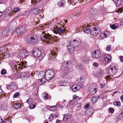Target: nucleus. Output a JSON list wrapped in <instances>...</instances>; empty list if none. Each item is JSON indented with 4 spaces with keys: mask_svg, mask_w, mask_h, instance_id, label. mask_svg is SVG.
I'll return each mask as SVG.
<instances>
[{
    "mask_svg": "<svg viewBox=\"0 0 123 123\" xmlns=\"http://www.w3.org/2000/svg\"><path fill=\"white\" fill-rule=\"evenodd\" d=\"M84 81V78L83 77H81L79 78H78L77 80L78 82L80 83H83Z\"/></svg>",
    "mask_w": 123,
    "mask_h": 123,
    "instance_id": "c9c22d12",
    "label": "nucleus"
},
{
    "mask_svg": "<svg viewBox=\"0 0 123 123\" xmlns=\"http://www.w3.org/2000/svg\"><path fill=\"white\" fill-rule=\"evenodd\" d=\"M57 56V54L55 52H52L51 54H50L49 57L50 59L53 60L55 59L56 56Z\"/></svg>",
    "mask_w": 123,
    "mask_h": 123,
    "instance_id": "5701e85b",
    "label": "nucleus"
},
{
    "mask_svg": "<svg viewBox=\"0 0 123 123\" xmlns=\"http://www.w3.org/2000/svg\"><path fill=\"white\" fill-rule=\"evenodd\" d=\"M68 84L69 83L68 82L65 81L64 80V82H63V84L62 85L63 86H67L68 85Z\"/></svg>",
    "mask_w": 123,
    "mask_h": 123,
    "instance_id": "5fc2aeb1",
    "label": "nucleus"
},
{
    "mask_svg": "<svg viewBox=\"0 0 123 123\" xmlns=\"http://www.w3.org/2000/svg\"><path fill=\"white\" fill-rule=\"evenodd\" d=\"M41 54V52L40 49L37 48L34 49L32 51L31 54L34 55L36 57H39Z\"/></svg>",
    "mask_w": 123,
    "mask_h": 123,
    "instance_id": "1a4fd4ad",
    "label": "nucleus"
},
{
    "mask_svg": "<svg viewBox=\"0 0 123 123\" xmlns=\"http://www.w3.org/2000/svg\"><path fill=\"white\" fill-rule=\"evenodd\" d=\"M86 104L84 106V108L85 109H87L88 108L89 106V104Z\"/></svg>",
    "mask_w": 123,
    "mask_h": 123,
    "instance_id": "e2e57ef3",
    "label": "nucleus"
},
{
    "mask_svg": "<svg viewBox=\"0 0 123 123\" xmlns=\"http://www.w3.org/2000/svg\"><path fill=\"white\" fill-rule=\"evenodd\" d=\"M65 62L62 63V69H63L64 72H62L61 77L64 78H68L69 75L68 74V73L71 71L72 69V66L70 63L69 64V62Z\"/></svg>",
    "mask_w": 123,
    "mask_h": 123,
    "instance_id": "f257e3e1",
    "label": "nucleus"
},
{
    "mask_svg": "<svg viewBox=\"0 0 123 123\" xmlns=\"http://www.w3.org/2000/svg\"><path fill=\"white\" fill-rule=\"evenodd\" d=\"M7 106L6 105L4 104H2L1 107V108L2 110L5 111L6 109Z\"/></svg>",
    "mask_w": 123,
    "mask_h": 123,
    "instance_id": "ea45409f",
    "label": "nucleus"
},
{
    "mask_svg": "<svg viewBox=\"0 0 123 123\" xmlns=\"http://www.w3.org/2000/svg\"><path fill=\"white\" fill-rule=\"evenodd\" d=\"M91 60V57L87 55H85L82 57V61L84 63H87Z\"/></svg>",
    "mask_w": 123,
    "mask_h": 123,
    "instance_id": "4468645a",
    "label": "nucleus"
},
{
    "mask_svg": "<svg viewBox=\"0 0 123 123\" xmlns=\"http://www.w3.org/2000/svg\"><path fill=\"white\" fill-rule=\"evenodd\" d=\"M82 84H80L79 85H74L72 86V88L73 89V91L74 92H76L78 91L79 89L80 88H82Z\"/></svg>",
    "mask_w": 123,
    "mask_h": 123,
    "instance_id": "dca6fc26",
    "label": "nucleus"
},
{
    "mask_svg": "<svg viewBox=\"0 0 123 123\" xmlns=\"http://www.w3.org/2000/svg\"><path fill=\"white\" fill-rule=\"evenodd\" d=\"M65 1L63 0H61L58 3L60 7H63L65 5Z\"/></svg>",
    "mask_w": 123,
    "mask_h": 123,
    "instance_id": "2f4dec72",
    "label": "nucleus"
},
{
    "mask_svg": "<svg viewBox=\"0 0 123 123\" xmlns=\"http://www.w3.org/2000/svg\"><path fill=\"white\" fill-rule=\"evenodd\" d=\"M44 98L45 100L47 99L49 97V95L47 93H45L44 94Z\"/></svg>",
    "mask_w": 123,
    "mask_h": 123,
    "instance_id": "3c124183",
    "label": "nucleus"
},
{
    "mask_svg": "<svg viewBox=\"0 0 123 123\" xmlns=\"http://www.w3.org/2000/svg\"><path fill=\"white\" fill-rule=\"evenodd\" d=\"M22 33L20 31L19 28L18 29H17L16 30L12 32V34L13 36H14L15 35L16 36V34H17L18 35H20Z\"/></svg>",
    "mask_w": 123,
    "mask_h": 123,
    "instance_id": "4be33fe9",
    "label": "nucleus"
},
{
    "mask_svg": "<svg viewBox=\"0 0 123 123\" xmlns=\"http://www.w3.org/2000/svg\"><path fill=\"white\" fill-rule=\"evenodd\" d=\"M92 27L90 26L84 27L83 28V30L85 33L87 34L90 33V30H91Z\"/></svg>",
    "mask_w": 123,
    "mask_h": 123,
    "instance_id": "aec40b11",
    "label": "nucleus"
},
{
    "mask_svg": "<svg viewBox=\"0 0 123 123\" xmlns=\"http://www.w3.org/2000/svg\"><path fill=\"white\" fill-rule=\"evenodd\" d=\"M34 5L31 9V11L34 14L37 15L39 13L40 11L38 8L39 6L38 5H37L36 4Z\"/></svg>",
    "mask_w": 123,
    "mask_h": 123,
    "instance_id": "9b49d317",
    "label": "nucleus"
},
{
    "mask_svg": "<svg viewBox=\"0 0 123 123\" xmlns=\"http://www.w3.org/2000/svg\"><path fill=\"white\" fill-rule=\"evenodd\" d=\"M93 65L96 67H98V64L97 62H94L93 63Z\"/></svg>",
    "mask_w": 123,
    "mask_h": 123,
    "instance_id": "0e129e2a",
    "label": "nucleus"
},
{
    "mask_svg": "<svg viewBox=\"0 0 123 123\" xmlns=\"http://www.w3.org/2000/svg\"><path fill=\"white\" fill-rule=\"evenodd\" d=\"M119 58L120 60L122 62L123 61V56H119Z\"/></svg>",
    "mask_w": 123,
    "mask_h": 123,
    "instance_id": "774afa93",
    "label": "nucleus"
},
{
    "mask_svg": "<svg viewBox=\"0 0 123 123\" xmlns=\"http://www.w3.org/2000/svg\"><path fill=\"white\" fill-rule=\"evenodd\" d=\"M63 101H62L61 104L59 106L61 108L63 107L66 105V100L64 99H63Z\"/></svg>",
    "mask_w": 123,
    "mask_h": 123,
    "instance_id": "58836bf2",
    "label": "nucleus"
},
{
    "mask_svg": "<svg viewBox=\"0 0 123 123\" xmlns=\"http://www.w3.org/2000/svg\"><path fill=\"white\" fill-rule=\"evenodd\" d=\"M109 111L110 113H113L114 112V109L112 108H109Z\"/></svg>",
    "mask_w": 123,
    "mask_h": 123,
    "instance_id": "09e8293b",
    "label": "nucleus"
},
{
    "mask_svg": "<svg viewBox=\"0 0 123 123\" xmlns=\"http://www.w3.org/2000/svg\"><path fill=\"white\" fill-rule=\"evenodd\" d=\"M55 73L53 70H48L45 72V79L49 80L52 78L54 76Z\"/></svg>",
    "mask_w": 123,
    "mask_h": 123,
    "instance_id": "423d86ee",
    "label": "nucleus"
},
{
    "mask_svg": "<svg viewBox=\"0 0 123 123\" xmlns=\"http://www.w3.org/2000/svg\"><path fill=\"white\" fill-rule=\"evenodd\" d=\"M81 12L79 13V12L78 13H76L75 15V16H74V17H76L77 18H78L79 17V16H80V13Z\"/></svg>",
    "mask_w": 123,
    "mask_h": 123,
    "instance_id": "338daca9",
    "label": "nucleus"
},
{
    "mask_svg": "<svg viewBox=\"0 0 123 123\" xmlns=\"http://www.w3.org/2000/svg\"><path fill=\"white\" fill-rule=\"evenodd\" d=\"M14 107L16 109L19 108L21 106V104L19 103H15V104L13 105Z\"/></svg>",
    "mask_w": 123,
    "mask_h": 123,
    "instance_id": "72a5a7b5",
    "label": "nucleus"
},
{
    "mask_svg": "<svg viewBox=\"0 0 123 123\" xmlns=\"http://www.w3.org/2000/svg\"><path fill=\"white\" fill-rule=\"evenodd\" d=\"M4 56L6 58H7L10 56V54L8 53H5Z\"/></svg>",
    "mask_w": 123,
    "mask_h": 123,
    "instance_id": "8fccbe9b",
    "label": "nucleus"
},
{
    "mask_svg": "<svg viewBox=\"0 0 123 123\" xmlns=\"http://www.w3.org/2000/svg\"><path fill=\"white\" fill-rule=\"evenodd\" d=\"M12 89L13 90V91H15L17 89L18 87L17 85L15 82H13L12 83Z\"/></svg>",
    "mask_w": 123,
    "mask_h": 123,
    "instance_id": "c756f323",
    "label": "nucleus"
},
{
    "mask_svg": "<svg viewBox=\"0 0 123 123\" xmlns=\"http://www.w3.org/2000/svg\"><path fill=\"white\" fill-rule=\"evenodd\" d=\"M12 83L9 85H6V88L8 89H9L12 88Z\"/></svg>",
    "mask_w": 123,
    "mask_h": 123,
    "instance_id": "49530a36",
    "label": "nucleus"
},
{
    "mask_svg": "<svg viewBox=\"0 0 123 123\" xmlns=\"http://www.w3.org/2000/svg\"><path fill=\"white\" fill-rule=\"evenodd\" d=\"M118 10L120 13L122 12L123 11V6L119 8Z\"/></svg>",
    "mask_w": 123,
    "mask_h": 123,
    "instance_id": "4d7b16f0",
    "label": "nucleus"
},
{
    "mask_svg": "<svg viewBox=\"0 0 123 123\" xmlns=\"http://www.w3.org/2000/svg\"><path fill=\"white\" fill-rule=\"evenodd\" d=\"M12 11V8L10 7H8L4 11V12L6 14H8L10 13Z\"/></svg>",
    "mask_w": 123,
    "mask_h": 123,
    "instance_id": "393cba45",
    "label": "nucleus"
},
{
    "mask_svg": "<svg viewBox=\"0 0 123 123\" xmlns=\"http://www.w3.org/2000/svg\"><path fill=\"white\" fill-rule=\"evenodd\" d=\"M36 103L34 102L33 104L32 105H31L29 106V107L30 109H33L34 108L36 107Z\"/></svg>",
    "mask_w": 123,
    "mask_h": 123,
    "instance_id": "79ce46f5",
    "label": "nucleus"
},
{
    "mask_svg": "<svg viewBox=\"0 0 123 123\" xmlns=\"http://www.w3.org/2000/svg\"><path fill=\"white\" fill-rule=\"evenodd\" d=\"M5 46H2V47H1L0 48V52L1 51H3L5 49Z\"/></svg>",
    "mask_w": 123,
    "mask_h": 123,
    "instance_id": "69168bd1",
    "label": "nucleus"
},
{
    "mask_svg": "<svg viewBox=\"0 0 123 123\" xmlns=\"http://www.w3.org/2000/svg\"><path fill=\"white\" fill-rule=\"evenodd\" d=\"M19 10V9L18 7H15L14 8L13 10L14 12H17Z\"/></svg>",
    "mask_w": 123,
    "mask_h": 123,
    "instance_id": "864d4df0",
    "label": "nucleus"
},
{
    "mask_svg": "<svg viewBox=\"0 0 123 123\" xmlns=\"http://www.w3.org/2000/svg\"><path fill=\"white\" fill-rule=\"evenodd\" d=\"M70 117L69 114L68 113L64 115L63 120L64 121H66L68 120Z\"/></svg>",
    "mask_w": 123,
    "mask_h": 123,
    "instance_id": "7c9ffc66",
    "label": "nucleus"
},
{
    "mask_svg": "<svg viewBox=\"0 0 123 123\" xmlns=\"http://www.w3.org/2000/svg\"><path fill=\"white\" fill-rule=\"evenodd\" d=\"M99 96H93L91 99V101L92 103H94L96 102L98 98H100Z\"/></svg>",
    "mask_w": 123,
    "mask_h": 123,
    "instance_id": "bb28decb",
    "label": "nucleus"
},
{
    "mask_svg": "<svg viewBox=\"0 0 123 123\" xmlns=\"http://www.w3.org/2000/svg\"><path fill=\"white\" fill-rule=\"evenodd\" d=\"M97 13V9L92 8L90 10V13L92 15L96 14Z\"/></svg>",
    "mask_w": 123,
    "mask_h": 123,
    "instance_id": "b1692460",
    "label": "nucleus"
},
{
    "mask_svg": "<svg viewBox=\"0 0 123 123\" xmlns=\"http://www.w3.org/2000/svg\"><path fill=\"white\" fill-rule=\"evenodd\" d=\"M55 107V106H52L49 107V110L51 111H54V110L53 109Z\"/></svg>",
    "mask_w": 123,
    "mask_h": 123,
    "instance_id": "680f3d73",
    "label": "nucleus"
},
{
    "mask_svg": "<svg viewBox=\"0 0 123 123\" xmlns=\"http://www.w3.org/2000/svg\"><path fill=\"white\" fill-rule=\"evenodd\" d=\"M25 67L26 68L27 67L25 66L23 64H21L20 63H19V66L18 67V68L19 69L21 68L22 69H23L25 68Z\"/></svg>",
    "mask_w": 123,
    "mask_h": 123,
    "instance_id": "a19ab883",
    "label": "nucleus"
},
{
    "mask_svg": "<svg viewBox=\"0 0 123 123\" xmlns=\"http://www.w3.org/2000/svg\"><path fill=\"white\" fill-rule=\"evenodd\" d=\"M107 35L105 33H102L101 35V37L102 38H105L107 37Z\"/></svg>",
    "mask_w": 123,
    "mask_h": 123,
    "instance_id": "de8ad7c7",
    "label": "nucleus"
},
{
    "mask_svg": "<svg viewBox=\"0 0 123 123\" xmlns=\"http://www.w3.org/2000/svg\"><path fill=\"white\" fill-rule=\"evenodd\" d=\"M19 61L17 62L15 60L11 61L10 62V66L12 69H17L18 68L17 66L19 65Z\"/></svg>",
    "mask_w": 123,
    "mask_h": 123,
    "instance_id": "9d476101",
    "label": "nucleus"
},
{
    "mask_svg": "<svg viewBox=\"0 0 123 123\" xmlns=\"http://www.w3.org/2000/svg\"><path fill=\"white\" fill-rule=\"evenodd\" d=\"M113 104L117 106H119L120 105V103L119 101H116L113 103Z\"/></svg>",
    "mask_w": 123,
    "mask_h": 123,
    "instance_id": "c03bdc74",
    "label": "nucleus"
},
{
    "mask_svg": "<svg viewBox=\"0 0 123 123\" xmlns=\"http://www.w3.org/2000/svg\"><path fill=\"white\" fill-rule=\"evenodd\" d=\"M80 42L76 39L70 41L69 45L67 46L68 49V52L71 54L73 53L74 51L75 48L79 45Z\"/></svg>",
    "mask_w": 123,
    "mask_h": 123,
    "instance_id": "f03ea898",
    "label": "nucleus"
},
{
    "mask_svg": "<svg viewBox=\"0 0 123 123\" xmlns=\"http://www.w3.org/2000/svg\"><path fill=\"white\" fill-rule=\"evenodd\" d=\"M90 33L94 36L98 35L101 32L100 29L97 27H91Z\"/></svg>",
    "mask_w": 123,
    "mask_h": 123,
    "instance_id": "0eeeda50",
    "label": "nucleus"
},
{
    "mask_svg": "<svg viewBox=\"0 0 123 123\" xmlns=\"http://www.w3.org/2000/svg\"><path fill=\"white\" fill-rule=\"evenodd\" d=\"M96 85L94 84H92L89 86L88 90L91 94H94L97 92V90L95 88Z\"/></svg>",
    "mask_w": 123,
    "mask_h": 123,
    "instance_id": "6e6552de",
    "label": "nucleus"
},
{
    "mask_svg": "<svg viewBox=\"0 0 123 123\" xmlns=\"http://www.w3.org/2000/svg\"><path fill=\"white\" fill-rule=\"evenodd\" d=\"M118 26V25L117 24L111 25H110V27L112 29L114 30Z\"/></svg>",
    "mask_w": 123,
    "mask_h": 123,
    "instance_id": "e433bc0d",
    "label": "nucleus"
},
{
    "mask_svg": "<svg viewBox=\"0 0 123 123\" xmlns=\"http://www.w3.org/2000/svg\"><path fill=\"white\" fill-rule=\"evenodd\" d=\"M117 6H118L122 3V0H113Z\"/></svg>",
    "mask_w": 123,
    "mask_h": 123,
    "instance_id": "cd10ccee",
    "label": "nucleus"
},
{
    "mask_svg": "<svg viewBox=\"0 0 123 123\" xmlns=\"http://www.w3.org/2000/svg\"><path fill=\"white\" fill-rule=\"evenodd\" d=\"M106 48V50L107 51H109L110 50V49L111 48V45H109L107 46Z\"/></svg>",
    "mask_w": 123,
    "mask_h": 123,
    "instance_id": "6e6d98bb",
    "label": "nucleus"
},
{
    "mask_svg": "<svg viewBox=\"0 0 123 123\" xmlns=\"http://www.w3.org/2000/svg\"><path fill=\"white\" fill-rule=\"evenodd\" d=\"M104 60L105 62L109 63L111 62V55L106 54L104 55Z\"/></svg>",
    "mask_w": 123,
    "mask_h": 123,
    "instance_id": "a211bd4d",
    "label": "nucleus"
},
{
    "mask_svg": "<svg viewBox=\"0 0 123 123\" xmlns=\"http://www.w3.org/2000/svg\"><path fill=\"white\" fill-rule=\"evenodd\" d=\"M19 95V93L18 92H17L15 93L13 95V97L15 98H17Z\"/></svg>",
    "mask_w": 123,
    "mask_h": 123,
    "instance_id": "603ef678",
    "label": "nucleus"
},
{
    "mask_svg": "<svg viewBox=\"0 0 123 123\" xmlns=\"http://www.w3.org/2000/svg\"><path fill=\"white\" fill-rule=\"evenodd\" d=\"M9 29L7 28L4 29L2 32V36L3 37H5L7 35V34L8 32Z\"/></svg>",
    "mask_w": 123,
    "mask_h": 123,
    "instance_id": "c85d7f7f",
    "label": "nucleus"
},
{
    "mask_svg": "<svg viewBox=\"0 0 123 123\" xmlns=\"http://www.w3.org/2000/svg\"><path fill=\"white\" fill-rule=\"evenodd\" d=\"M38 19H34V20L31 19V21L29 22L27 24V26H28V27H27V28H29V27H33V25H36L38 24L39 23L38 22L36 21L35 23V21H36V20H37Z\"/></svg>",
    "mask_w": 123,
    "mask_h": 123,
    "instance_id": "2eb2a0df",
    "label": "nucleus"
},
{
    "mask_svg": "<svg viewBox=\"0 0 123 123\" xmlns=\"http://www.w3.org/2000/svg\"><path fill=\"white\" fill-rule=\"evenodd\" d=\"M26 39L28 43L30 44H34L37 42V38L36 35L32 34L27 37Z\"/></svg>",
    "mask_w": 123,
    "mask_h": 123,
    "instance_id": "39448f33",
    "label": "nucleus"
},
{
    "mask_svg": "<svg viewBox=\"0 0 123 123\" xmlns=\"http://www.w3.org/2000/svg\"><path fill=\"white\" fill-rule=\"evenodd\" d=\"M18 28L22 33L25 32L26 31V28L25 26H21Z\"/></svg>",
    "mask_w": 123,
    "mask_h": 123,
    "instance_id": "a878e982",
    "label": "nucleus"
},
{
    "mask_svg": "<svg viewBox=\"0 0 123 123\" xmlns=\"http://www.w3.org/2000/svg\"><path fill=\"white\" fill-rule=\"evenodd\" d=\"M118 66L117 65L112 63L109 67L108 73L112 75L116 74L118 71Z\"/></svg>",
    "mask_w": 123,
    "mask_h": 123,
    "instance_id": "20e7f679",
    "label": "nucleus"
},
{
    "mask_svg": "<svg viewBox=\"0 0 123 123\" xmlns=\"http://www.w3.org/2000/svg\"><path fill=\"white\" fill-rule=\"evenodd\" d=\"M39 80H40L39 82H40L42 83H43L45 81L44 79L43 78H41V79Z\"/></svg>",
    "mask_w": 123,
    "mask_h": 123,
    "instance_id": "13d9d810",
    "label": "nucleus"
},
{
    "mask_svg": "<svg viewBox=\"0 0 123 123\" xmlns=\"http://www.w3.org/2000/svg\"><path fill=\"white\" fill-rule=\"evenodd\" d=\"M79 98L77 96L74 95V100L77 101L79 99Z\"/></svg>",
    "mask_w": 123,
    "mask_h": 123,
    "instance_id": "bf43d9fd",
    "label": "nucleus"
},
{
    "mask_svg": "<svg viewBox=\"0 0 123 123\" xmlns=\"http://www.w3.org/2000/svg\"><path fill=\"white\" fill-rule=\"evenodd\" d=\"M45 74V72L44 71H41L39 72L38 76L40 77L43 76Z\"/></svg>",
    "mask_w": 123,
    "mask_h": 123,
    "instance_id": "4c0bfd02",
    "label": "nucleus"
},
{
    "mask_svg": "<svg viewBox=\"0 0 123 123\" xmlns=\"http://www.w3.org/2000/svg\"><path fill=\"white\" fill-rule=\"evenodd\" d=\"M65 29L62 27H59L56 28L57 32L59 34H61L64 33L65 31Z\"/></svg>",
    "mask_w": 123,
    "mask_h": 123,
    "instance_id": "412c9836",
    "label": "nucleus"
},
{
    "mask_svg": "<svg viewBox=\"0 0 123 123\" xmlns=\"http://www.w3.org/2000/svg\"><path fill=\"white\" fill-rule=\"evenodd\" d=\"M52 35L49 33H46L45 32H43L41 36L42 40L48 43H52L53 39Z\"/></svg>",
    "mask_w": 123,
    "mask_h": 123,
    "instance_id": "7ed1b4c3",
    "label": "nucleus"
},
{
    "mask_svg": "<svg viewBox=\"0 0 123 123\" xmlns=\"http://www.w3.org/2000/svg\"><path fill=\"white\" fill-rule=\"evenodd\" d=\"M54 115L53 114H51L50 115V117L49 118V121H51L54 119Z\"/></svg>",
    "mask_w": 123,
    "mask_h": 123,
    "instance_id": "a18cd8bd",
    "label": "nucleus"
},
{
    "mask_svg": "<svg viewBox=\"0 0 123 123\" xmlns=\"http://www.w3.org/2000/svg\"><path fill=\"white\" fill-rule=\"evenodd\" d=\"M20 76L21 78H26L27 77L26 73L25 72L21 73Z\"/></svg>",
    "mask_w": 123,
    "mask_h": 123,
    "instance_id": "f704fd0d",
    "label": "nucleus"
},
{
    "mask_svg": "<svg viewBox=\"0 0 123 123\" xmlns=\"http://www.w3.org/2000/svg\"><path fill=\"white\" fill-rule=\"evenodd\" d=\"M77 0H71V2L72 3H73L74 5H76V4L77 2L76 1Z\"/></svg>",
    "mask_w": 123,
    "mask_h": 123,
    "instance_id": "052dcab7",
    "label": "nucleus"
},
{
    "mask_svg": "<svg viewBox=\"0 0 123 123\" xmlns=\"http://www.w3.org/2000/svg\"><path fill=\"white\" fill-rule=\"evenodd\" d=\"M93 74L96 77L101 76L103 74L102 72L100 69H98L97 70H94V71Z\"/></svg>",
    "mask_w": 123,
    "mask_h": 123,
    "instance_id": "6ab92c4d",
    "label": "nucleus"
},
{
    "mask_svg": "<svg viewBox=\"0 0 123 123\" xmlns=\"http://www.w3.org/2000/svg\"><path fill=\"white\" fill-rule=\"evenodd\" d=\"M93 113V109L92 108H90L86 111L85 114L86 116L89 117Z\"/></svg>",
    "mask_w": 123,
    "mask_h": 123,
    "instance_id": "f3484780",
    "label": "nucleus"
},
{
    "mask_svg": "<svg viewBox=\"0 0 123 123\" xmlns=\"http://www.w3.org/2000/svg\"><path fill=\"white\" fill-rule=\"evenodd\" d=\"M7 73L6 70L5 69H2L1 71V74L2 75L5 74Z\"/></svg>",
    "mask_w": 123,
    "mask_h": 123,
    "instance_id": "37998d69",
    "label": "nucleus"
},
{
    "mask_svg": "<svg viewBox=\"0 0 123 123\" xmlns=\"http://www.w3.org/2000/svg\"><path fill=\"white\" fill-rule=\"evenodd\" d=\"M117 119L118 121L120 120H121L123 121V111L119 115Z\"/></svg>",
    "mask_w": 123,
    "mask_h": 123,
    "instance_id": "473e14b6",
    "label": "nucleus"
},
{
    "mask_svg": "<svg viewBox=\"0 0 123 123\" xmlns=\"http://www.w3.org/2000/svg\"><path fill=\"white\" fill-rule=\"evenodd\" d=\"M92 55L93 58L98 59L101 56L100 52L98 50L94 51L92 53Z\"/></svg>",
    "mask_w": 123,
    "mask_h": 123,
    "instance_id": "f8f14e48",
    "label": "nucleus"
},
{
    "mask_svg": "<svg viewBox=\"0 0 123 123\" xmlns=\"http://www.w3.org/2000/svg\"><path fill=\"white\" fill-rule=\"evenodd\" d=\"M29 54V52L25 49L22 50L20 52V55L21 57L23 58L28 56Z\"/></svg>",
    "mask_w": 123,
    "mask_h": 123,
    "instance_id": "ddd939ff",
    "label": "nucleus"
}]
</instances>
